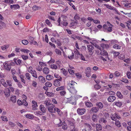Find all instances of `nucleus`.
Returning a JSON list of instances; mask_svg holds the SVG:
<instances>
[{
    "instance_id": "obj_33",
    "label": "nucleus",
    "mask_w": 131,
    "mask_h": 131,
    "mask_svg": "<svg viewBox=\"0 0 131 131\" xmlns=\"http://www.w3.org/2000/svg\"><path fill=\"white\" fill-rule=\"evenodd\" d=\"M29 41L31 43V42L33 41H34V38L30 36L29 38Z\"/></svg>"
},
{
    "instance_id": "obj_12",
    "label": "nucleus",
    "mask_w": 131,
    "mask_h": 131,
    "mask_svg": "<svg viewBox=\"0 0 131 131\" xmlns=\"http://www.w3.org/2000/svg\"><path fill=\"white\" fill-rule=\"evenodd\" d=\"M10 100L13 103H15L16 101V97L15 96H13L10 98Z\"/></svg>"
},
{
    "instance_id": "obj_41",
    "label": "nucleus",
    "mask_w": 131,
    "mask_h": 131,
    "mask_svg": "<svg viewBox=\"0 0 131 131\" xmlns=\"http://www.w3.org/2000/svg\"><path fill=\"white\" fill-rule=\"evenodd\" d=\"M46 23L49 25H50L51 24V23L48 19H47L45 21Z\"/></svg>"
},
{
    "instance_id": "obj_55",
    "label": "nucleus",
    "mask_w": 131,
    "mask_h": 131,
    "mask_svg": "<svg viewBox=\"0 0 131 131\" xmlns=\"http://www.w3.org/2000/svg\"><path fill=\"white\" fill-rule=\"evenodd\" d=\"M57 1V0H51L50 2L51 3H56Z\"/></svg>"
},
{
    "instance_id": "obj_1",
    "label": "nucleus",
    "mask_w": 131,
    "mask_h": 131,
    "mask_svg": "<svg viewBox=\"0 0 131 131\" xmlns=\"http://www.w3.org/2000/svg\"><path fill=\"white\" fill-rule=\"evenodd\" d=\"M54 106L52 104V105H50L48 108V111L50 112H55L56 111L57 112V108H54Z\"/></svg>"
},
{
    "instance_id": "obj_37",
    "label": "nucleus",
    "mask_w": 131,
    "mask_h": 131,
    "mask_svg": "<svg viewBox=\"0 0 131 131\" xmlns=\"http://www.w3.org/2000/svg\"><path fill=\"white\" fill-rule=\"evenodd\" d=\"M36 113L37 114L40 115H43V113L39 111H36Z\"/></svg>"
},
{
    "instance_id": "obj_20",
    "label": "nucleus",
    "mask_w": 131,
    "mask_h": 131,
    "mask_svg": "<svg viewBox=\"0 0 131 131\" xmlns=\"http://www.w3.org/2000/svg\"><path fill=\"white\" fill-rule=\"evenodd\" d=\"M45 85L47 87H50L51 86L52 84L50 82H47L45 83Z\"/></svg>"
},
{
    "instance_id": "obj_49",
    "label": "nucleus",
    "mask_w": 131,
    "mask_h": 131,
    "mask_svg": "<svg viewBox=\"0 0 131 131\" xmlns=\"http://www.w3.org/2000/svg\"><path fill=\"white\" fill-rule=\"evenodd\" d=\"M50 14L51 15H54L56 14L55 12L53 11L50 12Z\"/></svg>"
},
{
    "instance_id": "obj_22",
    "label": "nucleus",
    "mask_w": 131,
    "mask_h": 131,
    "mask_svg": "<svg viewBox=\"0 0 131 131\" xmlns=\"http://www.w3.org/2000/svg\"><path fill=\"white\" fill-rule=\"evenodd\" d=\"M6 82L7 86L8 85L9 86H12V83L11 81L10 80H7L6 81Z\"/></svg>"
},
{
    "instance_id": "obj_60",
    "label": "nucleus",
    "mask_w": 131,
    "mask_h": 131,
    "mask_svg": "<svg viewBox=\"0 0 131 131\" xmlns=\"http://www.w3.org/2000/svg\"><path fill=\"white\" fill-rule=\"evenodd\" d=\"M9 88L10 89L11 91L12 92H13L14 91V89L13 88L10 87Z\"/></svg>"
},
{
    "instance_id": "obj_21",
    "label": "nucleus",
    "mask_w": 131,
    "mask_h": 131,
    "mask_svg": "<svg viewBox=\"0 0 131 131\" xmlns=\"http://www.w3.org/2000/svg\"><path fill=\"white\" fill-rule=\"evenodd\" d=\"M25 76L26 78L28 80H29L30 79V78L31 77L30 75L28 73H26L25 74Z\"/></svg>"
},
{
    "instance_id": "obj_16",
    "label": "nucleus",
    "mask_w": 131,
    "mask_h": 131,
    "mask_svg": "<svg viewBox=\"0 0 131 131\" xmlns=\"http://www.w3.org/2000/svg\"><path fill=\"white\" fill-rule=\"evenodd\" d=\"M26 117L27 118L30 119H32L34 118V116L31 114H26L25 115Z\"/></svg>"
},
{
    "instance_id": "obj_15",
    "label": "nucleus",
    "mask_w": 131,
    "mask_h": 131,
    "mask_svg": "<svg viewBox=\"0 0 131 131\" xmlns=\"http://www.w3.org/2000/svg\"><path fill=\"white\" fill-rule=\"evenodd\" d=\"M45 94L48 96L52 97L53 96V93L52 92H46Z\"/></svg>"
},
{
    "instance_id": "obj_50",
    "label": "nucleus",
    "mask_w": 131,
    "mask_h": 131,
    "mask_svg": "<svg viewBox=\"0 0 131 131\" xmlns=\"http://www.w3.org/2000/svg\"><path fill=\"white\" fill-rule=\"evenodd\" d=\"M52 101L55 104H56L57 103L56 100L55 99H53L52 100Z\"/></svg>"
},
{
    "instance_id": "obj_17",
    "label": "nucleus",
    "mask_w": 131,
    "mask_h": 131,
    "mask_svg": "<svg viewBox=\"0 0 131 131\" xmlns=\"http://www.w3.org/2000/svg\"><path fill=\"white\" fill-rule=\"evenodd\" d=\"M53 77L50 75H47L46 76V79L50 80L52 79Z\"/></svg>"
},
{
    "instance_id": "obj_32",
    "label": "nucleus",
    "mask_w": 131,
    "mask_h": 131,
    "mask_svg": "<svg viewBox=\"0 0 131 131\" xmlns=\"http://www.w3.org/2000/svg\"><path fill=\"white\" fill-rule=\"evenodd\" d=\"M32 85L33 86H34V87H36L37 86V84L36 82L34 81H33L32 82Z\"/></svg>"
},
{
    "instance_id": "obj_61",
    "label": "nucleus",
    "mask_w": 131,
    "mask_h": 131,
    "mask_svg": "<svg viewBox=\"0 0 131 131\" xmlns=\"http://www.w3.org/2000/svg\"><path fill=\"white\" fill-rule=\"evenodd\" d=\"M14 1L13 0H10L9 1V3L10 4H13L14 3Z\"/></svg>"
},
{
    "instance_id": "obj_59",
    "label": "nucleus",
    "mask_w": 131,
    "mask_h": 131,
    "mask_svg": "<svg viewBox=\"0 0 131 131\" xmlns=\"http://www.w3.org/2000/svg\"><path fill=\"white\" fill-rule=\"evenodd\" d=\"M46 116H42V119L43 120H44L45 121L46 119Z\"/></svg>"
},
{
    "instance_id": "obj_45",
    "label": "nucleus",
    "mask_w": 131,
    "mask_h": 131,
    "mask_svg": "<svg viewBox=\"0 0 131 131\" xmlns=\"http://www.w3.org/2000/svg\"><path fill=\"white\" fill-rule=\"evenodd\" d=\"M45 40L46 42H47V43L48 42V39L47 35H45Z\"/></svg>"
},
{
    "instance_id": "obj_4",
    "label": "nucleus",
    "mask_w": 131,
    "mask_h": 131,
    "mask_svg": "<svg viewBox=\"0 0 131 131\" xmlns=\"http://www.w3.org/2000/svg\"><path fill=\"white\" fill-rule=\"evenodd\" d=\"M4 68L7 70H10L11 68V65L9 64L5 63L4 64Z\"/></svg>"
},
{
    "instance_id": "obj_58",
    "label": "nucleus",
    "mask_w": 131,
    "mask_h": 131,
    "mask_svg": "<svg viewBox=\"0 0 131 131\" xmlns=\"http://www.w3.org/2000/svg\"><path fill=\"white\" fill-rule=\"evenodd\" d=\"M51 40L52 42H54L56 41L55 40L54 38H52L51 39Z\"/></svg>"
},
{
    "instance_id": "obj_24",
    "label": "nucleus",
    "mask_w": 131,
    "mask_h": 131,
    "mask_svg": "<svg viewBox=\"0 0 131 131\" xmlns=\"http://www.w3.org/2000/svg\"><path fill=\"white\" fill-rule=\"evenodd\" d=\"M1 118L3 121H8L7 117L5 116H2Z\"/></svg>"
},
{
    "instance_id": "obj_10",
    "label": "nucleus",
    "mask_w": 131,
    "mask_h": 131,
    "mask_svg": "<svg viewBox=\"0 0 131 131\" xmlns=\"http://www.w3.org/2000/svg\"><path fill=\"white\" fill-rule=\"evenodd\" d=\"M38 79L42 83H44L45 82V78L43 76L40 75L38 77Z\"/></svg>"
},
{
    "instance_id": "obj_62",
    "label": "nucleus",
    "mask_w": 131,
    "mask_h": 131,
    "mask_svg": "<svg viewBox=\"0 0 131 131\" xmlns=\"http://www.w3.org/2000/svg\"><path fill=\"white\" fill-rule=\"evenodd\" d=\"M14 22L15 24L16 25H18L19 24L16 21H15Z\"/></svg>"
},
{
    "instance_id": "obj_23",
    "label": "nucleus",
    "mask_w": 131,
    "mask_h": 131,
    "mask_svg": "<svg viewBox=\"0 0 131 131\" xmlns=\"http://www.w3.org/2000/svg\"><path fill=\"white\" fill-rule=\"evenodd\" d=\"M22 43L24 45H27L28 43V41L26 40H23L22 41Z\"/></svg>"
},
{
    "instance_id": "obj_11",
    "label": "nucleus",
    "mask_w": 131,
    "mask_h": 131,
    "mask_svg": "<svg viewBox=\"0 0 131 131\" xmlns=\"http://www.w3.org/2000/svg\"><path fill=\"white\" fill-rule=\"evenodd\" d=\"M9 46V44H6L4 45L1 47V48L3 50H5L7 49Z\"/></svg>"
},
{
    "instance_id": "obj_18",
    "label": "nucleus",
    "mask_w": 131,
    "mask_h": 131,
    "mask_svg": "<svg viewBox=\"0 0 131 131\" xmlns=\"http://www.w3.org/2000/svg\"><path fill=\"white\" fill-rule=\"evenodd\" d=\"M21 51L22 52H23L24 53H29V52H30V51L27 49H21Z\"/></svg>"
},
{
    "instance_id": "obj_53",
    "label": "nucleus",
    "mask_w": 131,
    "mask_h": 131,
    "mask_svg": "<svg viewBox=\"0 0 131 131\" xmlns=\"http://www.w3.org/2000/svg\"><path fill=\"white\" fill-rule=\"evenodd\" d=\"M15 93L16 94L18 95L19 93V91L18 89L16 90V91Z\"/></svg>"
},
{
    "instance_id": "obj_34",
    "label": "nucleus",
    "mask_w": 131,
    "mask_h": 131,
    "mask_svg": "<svg viewBox=\"0 0 131 131\" xmlns=\"http://www.w3.org/2000/svg\"><path fill=\"white\" fill-rule=\"evenodd\" d=\"M17 103L19 105H21L23 104V102H22L20 100H18L17 101Z\"/></svg>"
},
{
    "instance_id": "obj_8",
    "label": "nucleus",
    "mask_w": 131,
    "mask_h": 131,
    "mask_svg": "<svg viewBox=\"0 0 131 131\" xmlns=\"http://www.w3.org/2000/svg\"><path fill=\"white\" fill-rule=\"evenodd\" d=\"M10 90L9 88H7L6 89L4 93L6 96L8 97L10 95Z\"/></svg>"
},
{
    "instance_id": "obj_42",
    "label": "nucleus",
    "mask_w": 131,
    "mask_h": 131,
    "mask_svg": "<svg viewBox=\"0 0 131 131\" xmlns=\"http://www.w3.org/2000/svg\"><path fill=\"white\" fill-rule=\"evenodd\" d=\"M11 72L13 75H14L15 74V69H12L11 70Z\"/></svg>"
},
{
    "instance_id": "obj_9",
    "label": "nucleus",
    "mask_w": 131,
    "mask_h": 131,
    "mask_svg": "<svg viewBox=\"0 0 131 131\" xmlns=\"http://www.w3.org/2000/svg\"><path fill=\"white\" fill-rule=\"evenodd\" d=\"M23 96L25 98V99H24L22 101L23 104L26 106H27L28 105V103L26 100L27 99V96L24 95H23Z\"/></svg>"
},
{
    "instance_id": "obj_30",
    "label": "nucleus",
    "mask_w": 131,
    "mask_h": 131,
    "mask_svg": "<svg viewBox=\"0 0 131 131\" xmlns=\"http://www.w3.org/2000/svg\"><path fill=\"white\" fill-rule=\"evenodd\" d=\"M36 69L39 71H41L42 69V67L41 66H38L37 67Z\"/></svg>"
},
{
    "instance_id": "obj_57",
    "label": "nucleus",
    "mask_w": 131,
    "mask_h": 131,
    "mask_svg": "<svg viewBox=\"0 0 131 131\" xmlns=\"http://www.w3.org/2000/svg\"><path fill=\"white\" fill-rule=\"evenodd\" d=\"M10 0H4V2L7 3H9Z\"/></svg>"
},
{
    "instance_id": "obj_25",
    "label": "nucleus",
    "mask_w": 131,
    "mask_h": 131,
    "mask_svg": "<svg viewBox=\"0 0 131 131\" xmlns=\"http://www.w3.org/2000/svg\"><path fill=\"white\" fill-rule=\"evenodd\" d=\"M21 57H22V59L24 60H26L28 59V56L25 55H21Z\"/></svg>"
},
{
    "instance_id": "obj_31",
    "label": "nucleus",
    "mask_w": 131,
    "mask_h": 131,
    "mask_svg": "<svg viewBox=\"0 0 131 131\" xmlns=\"http://www.w3.org/2000/svg\"><path fill=\"white\" fill-rule=\"evenodd\" d=\"M39 64L40 65V66H41L42 67V66H46V64L42 62H39Z\"/></svg>"
},
{
    "instance_id": "obj_38",
    "label": "nucleus",
    "mask_w": 131,
    "mask_h": 131,
    "mask_svg": "<svg viewBox=\"0 0 131 131\" xmlns=\"http://www.w3.org/2000/svg\"><path fill=\"white\" fill-rule=\"evenodd\" d=\"M53 84L56 86H57V79L55 80L53 82Z\"/></svg>"
},
{
    "instance_id": "obj_7",
    "label": "nucleus",
    "mask_w": 131,
    "mask_h": 131,
    "mask_svg": "<svg viewBox=\"0 0 131 131\" xmlns=\"http://www.w3.org/2000/svg\"><path fill=\"white\" fill-rule=\"evenodd\" d=\"M32 103L33 104L32 105V107L33 110H36L37 107V102L35 101H32Z\"/></svg>"
},
{
    "instance_id": "obj_13",
    "label": "nucleus",
    "mask_w": 131,
    "mask_h": 131,
    "mask_svg": "<svg viewBox=\"0 0 131 131\" xmlns=\"http://www.w3.org/2000/svg\"><path fill=\"white\" fill-rule=\"evenodd\" d=\"M1 82L2 85L5 87H6L7 86V82L4 79H2L1 80Z\"/></svg>"
},
{
    "instance_id": "obj_44",
    "label": "nucleus",
    "mask_w": 131,
    "mask_h": 131,
    "mask_svg": "<svg viewBox=\"0 0 131 131\" xmlns=\"http://www.w3.org/2000/svg\"><path fill=\"white\" fill-rule=\"evenodd\" d=\"M17 125H18V126L20 128H22L23 127V125L20 123H17Z\"/></svg>"
},
{
    "instance_id": "obj_47",
    "label": "nucleus",
    "mask_w": 131,
    "mask_h": 131,
    "mask_svg": "<svg viewBox=\"0 0 131 131\" xmlns=\"http://www.w3.org/2000/svg\"><path fill=\"white\" fill-rule=\"evenodd\" d=\"M15 54L14 53H12L10 54L8 56V57L9 58H10L14 56H15Z\"/></svg>"
},
{
    "instance_id": "obj_43",
    "label": "nucleus",
    "mask_w": 131,
    "mask_h": 131,
    "mask_svg": "<svg viewBox=\"0 0 131 131\" xmlns=\"http://www.w3.org/2000/svg\"><path fill=\"white\" fill-rule=\"evenodd\" d=\"M54 62V59H51L50 61H49L48 62L49 63H53Z\"/></svg>"
},
{
    "instance_id": "obj_63",
    "label": "nucleus",
    "mask_w": 131,
    "mask_h": 131,
    "mask_svg": "<svg viewBox=\"0 0 131 131\" xmlns=\"http://www.w3.org/2000/svg\"><path fill=\"white\" fill-rule=\"evenodd\" d=\"M29 56L31 58H32L33 57V56L32 54L31 53H29Z\"/></svg>"
},
{
    "instance_id": "obj_40",
    "label": "nucleus",
    "mask_w": 131,
    "mask_h": 131,
    "mask_svg": "<svg viewBox=\"0 0 131 131\" xmlns=\"http://www.w3.org/2000/svg\"><path fill=\"white\" fill-rule=\"evenodd\" d=\"M43 95L42 94H39L38 95V98L40 100L42 99L43 97Z\"/></svg>"
},
{
    "instance_id": "obj_39",
    "label": "nucleus",
    "mask_w": 131,
    "mask_h": 131,
    "mask_svg": "<svg viewBox=\"0 0 131 131\" xmlns=\"http://www.w3.org/2000/svg\"><path fill=\"white\" fill-rule=\"evenodd\" d=\"M48 17L49 19L51 20H53V21H54L55 20L54 18V17L50 16H48Z\"/></svg>"
},
{
    "instance_id": "obj_14",
    "label": "nucleus",
    "mask_w": 131,
    "mask_h": 131,
    "mask_svg": "<svg viewBox=\"0 0 131 131\" xmlns=\"http://www.w3.org/2000/svg\"><path fill=\"white\" fill-rule=\"evenodd\" d=\"M19 77L21 81L24 83L25 84L26 80L24 79V76L23 75H19Z\"/></svg>"
},
{
    "instance_id": "obj_3",
    "label": "nucleus",
    "mask_w": 131,
    "mask_h": 131,
    "mask_svg": "<svg viewBox=\"0 0 131 131\" xmlns=\"http://www.w3.org/2000/svg\"><path fill=\"white\" fill-rule=\"evenodd\" d=\"M10 8L11 9H14L15 10L19 9L20 8V6L18 4L11 5Z\"/></svg>"
},
{
    "instance_id": "obj_29",
    "label": "nucleus",
    "mask_w": 131,
    "mask_h": 131,
    "mask_svg": "<svg viewBox=\"0 0 131 131\" xmlns=\"http://www.w3.org/2000/svg\"><path fill=\"white\" fill-rule=\"evenodd\" d=\"M13 78L15 82H18L19 81L17 79V77L15 75H13Z\"/></svg>"
},
{
    "instance_id": "obj_2",
    "label": "nucleus",
    "mask_w": 131,
    "mask_h": 131,
    "mask_svg": "<svg viewBox=\"0 0 131 131\" xmlns=\"http://www.w3.org/2000/svg\"><path fill=\"white\" fill-rule=\"evenodd\" d=\"M44 104H46V106L48 107L52 105V104L51 103L50 100L49 99H47L44 102Z\"/></svg>"
},
{
    "instance_id": "obj_5",
    "label": "nucleus",
    "mask_w": 131,
    "mask_h": 131,
    "mask_svg": "<svg viewBox=\"0 0 131 131\" xmlns=\"http://www.w3.org/2000/svg\"><path fill=\"white\" fill-rule=\"evenodd\" d=\"M42 71L43 73L46 74H48L50 72L49 69L46 67L44 68L42 70Z\"/></svg>"
},
{
    "instance_id": "obj_46",
    "label": "nucleus",
    "mask_w": 131,
    "mask_h": 131,
    "mask_svg": "<svg viewBox=\"0 0 131 131\" xmlns=\"http://www.w3.org/2000/svg\"><path fill=\"white\" fill-rule=\"evenodd\" d=\"M49 44L51 46L53 47L54 48H56V46L54 44L50 42H49Z\"/></svg>"
},
{
    "instance_id": "obj_48",
    "label": "nucleus",
    "mask_w": 131,
    "mask_h": 131,
    "mask_svg": "<svg viewBox=\"0 0 131 131\" xmlns=\"http://www.w3.org/2000/svg\"><path fill=\"white\" fill-rule=\"evenodd\" d=\"M17 83H18V87L20 88H21L23 86H22V85H21V83L20 82H19V81H18V82Z\"/></svg>"
},
{
    "instance_id": "obj_27",
    "label": "nucleus",
    "mask_w": 131,
    "mask_h": 131,
    "mask_svg": "<svg viewBox=\"0 0 131 131\" xmlns=\"http://www.w3.org/2000/svg\"><path fill=\"white\" fill-rule=\"evenodd\" d=\"M40 8V7H38L36 5L32 7V9L34 10H36Z\"/></svg>"
},
{
    "instance_id": "obj_51",
    "label": "nucleus",
    "mask_w": 131,
    "mask_h": 131,
    "mask_svg": "<svg viewBox=\"0 0 131 131\" xmlns=\"http://www.w3.org/2000/svg\"><path fill=\"white\" fill-rule=\"evenodd\" d=\"M21 60L20 59H18L17 60V62L18 63L17 64H20L21 63Z\"/></svg>"
},
{
    "instance_id": "obj_19",
    "label": "nucleus",
    "mask_w": 131,
    "mask_h": 131,
    "mask_svg": "<svg viewBox=\"0 0 131 131\" xmlns=\"http://www.w3.org/2000/svg\"><path fill=\"white\" fill-rule=\"evenodd\" d=\"M31 74H32V76L36 78H37L38 77L37 75V73L36 71L35 70H34L33 71L32 73Z\"/></svg>"
},
{
    "instance_id": "obj_35",
    "label": "nucleus",
    "mask_w": 131,
    "mask_h": 131,
    "mask_svg": "<svg viewBox=\"0 0 131 131\" xmlns=\"http://www.w3.org/2000/svg\"><path fill=\"white\" fill-rule=\"evenodd\" d=\"M21 49L18 47L16 48L15 49V51L16 52H19L20 51H21Z\"/></svg>"
},
{
    "instance_id": "obj_56",
    "label": "nucleus",
    "mask_w": 131,
    "mask_h": 131,
    "mask_svg": "<svg viewBox=\"0 0 131 131\" xmlns=\"http://www.w3.org/2000/svg\"><path fill=\"white\" fill-rule=\"evenodd\" d=\"M37 43V42H36L34 41H33L32 42H31L30 43L31 44H34V45L36 44V43Z\"/></svg>"
},
{
    "instance_id": "obj_6",
    "label": "nucleus",
    "mask_w": 131,
    "mask_h": 131,
    "mask_svg": "<svg viewBox=\"0 0 131 131\" xmlns=\"http://www.w3.org/2000/svg\"><path fill=\"white\" fill-rule=\"evenodd\" d=\"M39 108L40 111H42L43 113H45L46 112L47 108H45L43 105H40L39 106Z\"/></svg>"
},
{
    "instance_id": "obj_64",
    "label": "nucleus",
    "mask_w": 131,
    "mask_h": 131,
    "mask_svg": "<svg viewBox=\"0 0 131 131\" xmlns=\"http://www.w3.org/2000/svg\"><path fill=\"white\" fill-rule=\"evenodd\" d=\"M47 28H45L43 30V32H45L47 31Z\"/></svg>"
},
{
    "instance_id": "obj_36",
    "label": "nucleus",
    "mask_w": 131,
    "mask_h": 131,
    "mask_svg": "<svg viewBox=\"0 0 131 131\" xmlns=\"http://www.w3.org/2000/svg\"><path fill=\"white\" fill-rule=\"evenodd\" d=\"M9 124L11 127H14L15 125L14 123L11 122H9Z\"/></svg>"
},
{
    "instance_id": "obj_26",
    "label": "nucleus",
    "mask_w": 131,
    "mask_h": 131,
    "mask_svg": "<svg viewBox=\"0 0 131 131\" xmlns=\"http://www.w3.org/2000/svg\"><path fill=\"white\" fill-rule=\"evenodd\" d=\"M33 70V68L32 67H29L28 70V71L30 73H32V72H33V71L32 70Z\"/></svg>"
},
{
    "instance_id": "obj_52",
    "label": "nucleus",
    "mask_w": 131,
    "mask_h": 131,
    "mask_svg": "<svg viewBox=\"0 0 131 131\" xmlns=\"http://www.w3.org/2000/svg\"><path fill=\"white\" fill-rule=\"evenodd\" d=\"M31 16L29 15H28L26 16V19H30L31 18Z\"/></svg>"
},
{
    "instance_id": "obj_28",
    "label": "nucleus",
    "mask_w": 131,
    "mask_h": 131,
    "mask_svg": "<svg viewBox=\"0 0 131 131\" xmlns=\"http://www.w3.org/2000/svg\"><path fill=\"white\" fill-rule=\"evenodd\" d=\"M51 67L52 69H56L57 68V66L55 64L51 65Z\"/></svg>"
},
{
    "instance_id": "obj_54",
    "label": "nucleus",
    "mask_w": 131,
    "mask_h": 131,
    "mask_svg": "<svg viewBox=\"0 0 131 131\" xmlns=\"http://www.w3.org/2000/svg\"><path fill=\"white\" fill-rule=\"evenodd\" d=\"M43 88L44 90H45L47 91L48 90V87H47L46 86H44L43 87Z\"/></svg>"
}]
</instances>
